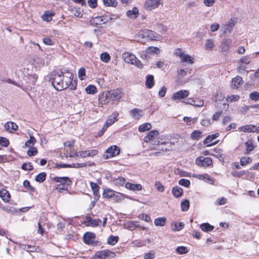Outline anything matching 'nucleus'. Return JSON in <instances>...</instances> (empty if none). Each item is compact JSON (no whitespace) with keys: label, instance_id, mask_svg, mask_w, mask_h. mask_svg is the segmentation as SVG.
<instances>
[{"label":"nucleus","instance_id":"nucleus-1","mask_svg":"<svg viewBox=\"0 0 259 259\" xmlns=\"http://www.w3.org/2000/svg\"><path fill=\"white\" fill-rule=\"evenodd\" d=\"M63 72L56 70L52 71L49 75V81L57 91H62L70 87L71 90H74L76 88L77 81L73 80V75L72 73L67 71L64 82H61L63 78Z\"/></svg>","mask_w":259,"mask_h":259},{"label":"nucleus","instance_id":"nucleus-2","mask_svg":"<svg viewBox=\"0 0 259 259\" xmlns=\"http://www.w3.org/2000/svg\"><path fill=\"white\" fill-rule=\"evenodd\" d=\"M122 57L125 62L134 65L138 68H142L143 64L141 61L138 59L134 54L128 52L124 53L122 54Z\"/></svg>","mask_w":259,"mask_h":259},{"label":"nucleus","instance_id":"nucleus-3","mask_svg":"<svg viewBox=\"0 0 259 259\" xmlns=\"http://www.w3.org/2000/svg\"><path fill=\"white\" fill-rule=\"evenodd\" d=\"M140 35L143 38H148L152 40H157L160 38V35L158 33L149 29H144L141 31Z\"/></svg>","mask_w":259,"mask_h":259},{"label":"nucleus","instance_id":"nucleus-4","mask_svg":"<svg viewBox=\"0 0 259 259\" xmlns=\"http://www.w3.org/2000/svg\"><path fill=\"white\" fill-rule=\"evenodd\" d=\"M108 94L112 101H118L122 97L124 93L122 89L118 88L108 91Z\"/></svg>","mask_w":259,"mask_h":259},{"label":"nucleus","instance_id":"nucleus-5","mask_svg":"<svg viewBox=\"0 0 259 259\" xmlns=\"http://www.w3.org/2000/svg\"><path fill=\"white\" fill-rule=\"evenodd\" d=\"M120 153V149L117 146L113 145L108 148L104 154L105 159H108L118 155Z\"/></svg>","mask_w":259,"mask_h":259},{"label":"nucleus","instance_id":"nucleus-6","mask_svg":"<svg viewBox=\"0 0 259 259\" xmlns=\"http://www.w3.org/2000/svg\"><path fill=\"white\" fill-rule=\"evenodd\" d=\"M196 163L201 167H208L212 164V161L211 158L209 157L199 156L196 159Z\"/></svg>","mask_w":259,"mask_h":259},{"label":"nucleus","instance_id":"nucleus-7","mask_svg":"<svg viewBox=\"0 0 259 259\" xmlns=\"http://www.w3.org/2000/svg\"><path fill=\"white\" fill-rule=\"evenodd\" d=\"M162 0H146L144 4L145 9L148 11H151L157 8L162 4Z\"/></svg>","mask_w":259,"mask_h":259},{"label":"nucleus","instance_id":"nucleus-8","mask_svg":"<svg viewBox=\"0 0 259 259\" xmlns=\"http://www.w3.org/2000/svg\"><path fill=\"white\" fill-rule=\"evenodd\" d=\"M98 154V151L97 150H90L86 151H81L77 153H75L76 156L84 158L86 157L94 156Z\"/></svg>","mask_w":259,"mask_h":259},{"label":"nucleus","instance_id":"nucleus-9","mask_svg":"<svg viewBox=\"0 0 259 259\" xmlns=\"http://www.w3.org/2000/svg\"><path fill=\"white\" fill-rule=\"evenodd\" d=\"M189 93L187 90H181L173 94L171 99L174 101L184 99L189 96Z\"/></svg>","mask_w":259,"mask_h":259},{"label":"nucleus","instance_id":"nucleus-10","mask_svg":"<svg viewBox=\"0 0 259 259\" xmlns=\"http://www.w3.org/2000/svg\"><path fill=\"white\" fill-rule=\"evenodd\" d=\"M101 223V220L100 219H93L90 215L86 216L84 221V224L87 226L93 227H97Z\"/></svg>","mask_w":259,"mask_h":259},{"label":"nucleus","instance_id":"nucleus-11","mask_svg":"<svg viewBox=\"0 0 259 259\" xmlns=\"http://www.w3.org/2000/svg\"><path fill=\"white\" fill-rule=\"evenodd\" d=\"M115 256V253L109 250H104L96 252V257L97 259H106L108 256L112 257Z\"/></svg>","mask_w":259,"mask_h":259},{"label":"nucleus","instance_id":"nucleus-12","mask_svg":"<svg viewBox=\"0 0 259 259\" xmlns=\"http://www.w3.org/2000/svg\"><path fill=\"white\" fill-rule=\"evenodd\" d=\"M219 136V134L215 133L214 134H212L208 136L203 141V143L204 144H206L207 146L210 147L212 145H214L218 143V141H214V142H212V141L215 139Z\"/></svg>","mask_w":259,"mask_h":259},{"label":"nucleus","instance_id":"nucleus-13","mask_svg":"<svg viewBox=\"0 0 259 259\" xmlns=\"http://www.w3.org/2000/svg\"><path fill=\"white\" fill-rule=\"evenodd\" d=\"M83 239L85 244L92 245L95 242V235L93 233L87 232L83 235Z\"/></svg>","mask_w":259,"mask_h":259},{"label":"nucleus","instance_id":"nucleus-14","mask_svg":"<svg viewBox=\"0 0 259 259\" xmlns=\"http://www.w3.org/2000/svg\"><path fill=\"white\" fill-rule=\"evenodd\" d=\"M239 130L244 132H252L259 133V128L252 124L245 125L239 127Z\"/></svg>","mask_w":259,"mask_h":259},{"label":"nucleus","instance_id":"nucleus-15","mask_svg":"<svg viewBox=\"0 0 259 259\" xmlns=\"http://www.w3.org/2000/svg\"><path fill=\"white\" fill-rule=\"evenodd\" d=\"M158 134L159 133L157 131H151L148 133V134L146 136H145V137L144 138V141L146 143H148L150 141H152L157 137Z\"/></svg>","mask_w":259,"mask_h":259},{"label":"nucleus","instance_id":"nucleus-16","mask_svg":"<svg viewBox=\"0 0 259 259\" xmlns=\"http://www.w3.org/2000/svg\"><path fill=\"white\" fill-rule=\"evenodd\" d=\"M192 177L198 178L201 180H203L205 182L210 184H213L214 183L213 180L207 174H194Z\"/></svg>","mask_w":259,"mask_h":259},{"label":"nucleus","instance_id":"nucleus-17","mask_svg":"<svg viewBox=\"0 0 259 259\" xmlns=\"http://www.w3.org/2000/svg\"><path fill=\"white\" fill-rule=\"evenodd\" d=\"M53 180L56 182L59 183L60 185H70L71 184V181L67 177H56L53 178Z\"/></svg>","mask_w":259,"mask_h":259},{"label":"nucleus","instance_id":"nucleus-18","mask_svg":"<svg viewBox=\"0 0 259 259\" xmlns=\"http://www.w3.org/2000/svg\"><path fill=\"white\" fill-rule=\"evenodd\" d=\"M160 50L157 47H149L145 51H143L142 53V58H146L148 54L158 53Z\"/></svg>","mask_w":259,"mask_h":259},{"label":"nucleus","instance_id":"nucleus-19","mask_svg":"<svg viewBox=\"0 0 259 259\" xmlns=\"http://www.w3.org/2000/svg\"><path fill=\"white\" fill-rule=\"evenodd\" d=\"M118 115L119 114L117 111L113 112L112 114L106 120L104 124L108 127L111 125L117 120V118Z\"/></svg>","mask_w":259,"mask_h":259},{"label":"nucleus","instance_id":"nucleus-20","mask_svg":"<svg viewBox=\"0 0 259 259\" xmlns=\"http://www.w3.org/2000/svg\"><path fill=\"white\" fill-rule=\"evenodd\" d=\"M90 186L92 188V190L93 192V195L94 196V199L96 200H97L100 198V194H99V186L94 182H91Z\"/></svg>","mask_w":259,"mask_h":259},{"label":"nucleus","instance_id":"nucleus-21","mask_svg":"<svg viewBox=\"0 0 259 259\" xmlns=\"http://www.w3.org/2000/svg\"><path fill=\"white\" fill-rule=\"evenodd\" d=\"M243 82L242 77L239 76H237L232 79V88L234 89H238L243 83Z\"/></svg>","mask_w":259,"mask_h":259},{"label":"nucleus","instance_id":"nucleus-22","mask_svg":"<svg viewBox=\"0 0 259 259\" xmlns=\"http://www.w3.org/2000/svg\"><path fill=\"white\" fill-rule=\"evenodd\" d=\"M0 197L4 202H8L10 200L11 195L8 190L3 189L0 190Z\"/></svg>","mask_w":259,"mask_h":259},{"label":"nucleus","instance_id":"nucleus-23","mask_svg":"<svg viewBox=\"0 0 259 259\" xmlns=\"http://www.w3.org/2000/svg\"><path fill=\"white\" fill-rule=\"evenodd\" d=\"M111 100L110 97L108 96V92L105 94H102L99 97V103L102 105L108 104Z\"/></svg>","mask_w":259,"mask_h":259},{"label":"nucleus","instance_id":"nucleus-24","mask_svg":"<svg viewBox=\"0 0 259 259\" xmlns=\"http://www.w3.org/2000/svg\"><path fill=\"white\" fill-rule=\"evenodd\" d=\"M126 16L131 19L137 18L139 15V10L137 7H134L132 10H128L126 12Z\"/></svg>","mask_w":259,"mask_h":259},{"label":"nucleus","instance_id":"nucleus-25","mask_svg":"<svg viewBox=\"0 0 259 259\" xmlns=\"http://www.w3.org/2000/svg\"><path fill=\"white\" fill-rule=\"evenodd\" d=\"M232 40L230 38L225 39L223 40L221 45V48L222 52H227L229 50Z\"/></svg>","mask_w":259,"mask_h":259},{"label":"nucleus","instance_id":"nucleus-26","mask_svg":"<svg viewBox=\"0 0 259 259\" xmlns=\"http://www.w3.org/2000/svg\"><path fill=\"white\" fill-rule=\"evenodd\" d=\"M235 25L234 20L233 18H231L228 22V24L224 25L223 26V28L224 29V33H226L227 32H230L232 29L233 27Z\"/></svg>","mask_w":259,"mask_h":259},{"label":"nucleus","instance_id":"nucleus-27","mask_svg":"<svg viewBox=\"0 0 259 259\" xmlns=\"http://www.w3.org/2000/svg\"><path fill=\"white\" fill-rule=\"evenodd\" d=\"M125 187L130 190L140 191L142 189V186L141 184H134L130 183H126L125 185Z\"/></svg>","mask_w":259,"mask_h":259},{"label":"nucleus","instance_id":"nucleus-28","mask_svg":"<svg viewBox=\"0 0 259 259\" xmlns=\"http://www.w3.org/2000/svg\"><path fill=\"white\" fill-rule=\"evenodd\" d=\"M125 227L130 230H134L137 228L140 227V225L139 224L138 222L137 221H128L125 224Z\"/></svg>","mask_w":259,"mask_h":259},{"label":"nucleus","instance_id":"nucleus-29","mask_svg":"<svg viewBox=\"0 0 259 259\" xmlns=\"http://www.w3.org/2000/svg\"><path fill=\"white\" fill-rule=\"evenodd\" d=\"M5 128L7 130H9L10 132L15 131L18 130V125L17 124L12 121H8L5 124Z\"/></svg>","mask_w":259,"mask_h":259},{"label":"nucleus","instance_id":"nucleus-30","mask_svg":"<svg viewBox=\"0 0 259 259\" xmlns=\"http://www.w3.org/2000/svg\"><path fill=\"white\" fill-rule=\"evenodd\" d=\"M145 84L148 89H151L154 84V78L153 75L148 74L146 77Z\"/></svg>","mask_w":259,"mask_h":259},{"label":"nucleus","instance_id":"nucleus-31","mask_svg":"<svg viewBox=\"0 0 259 259\" xmlns=\"http://www.w3.org/2000/svg\"><path fill=\"white\" fill-rule=\"evenodd\" d=\"M142 110L138 108H134L131 111L132 117L135 119H139L142 116Z\"/></svg>","mask_w":259,"mask_h":259},{"label":"nucleus","instance_id":"nucleus-32","mask_svg":"<svg viewBox=\"0 0 259 259\" xmlns=\"http://www.w3.org/2000/svg\"><path fill=\"white\" fill-rule=\"evenodd\" d=\"M172 193L175 197L179 198L182 195L183 190L181 188L176 186L172 188Z\"/></svg>","mask_w":259,"mask_h":259},{"label":"nucleus","instance_id":"nucleus-33","mask_svg":"<svg viewBox=\"0 0 259 259\" xmlns=\"http://www.w3.org/2000/svg\"><path fill=\"white\" fill-rule=\"evenodd\" d=\"M166 222V219L165 217H159L154 220V224L156 226L163 227L165 226Z\"/></svg>","mask_w":259,"mask_h":259},{"label":"nucleus","instance_id":"nucleus-34","mask_svg":"<svg viewBox=\"0 0 259 259\" xmlns=\"http://www.w3.org/2000/svg\"><path fill=\"white\" fill-rule=\"evenodd\" d=\"M115 195V191L110 189H104L103 193V196L106 198H110L113 197Z\"/></svg>","mask_w":259,"mask_h":259},{"label":"nucleus","instance_id":"nucleus-35","mask_svg":"<svg viewBox=\"0 0 259 259\" xmlns=\"http://www.w3.org/2000/svg\"><path fill=\"white\" fill-rule=\"evenodd\" d=\"M200 228L203 231L208 232L211 231L214 229V227L208 223H205L201 224Z\"/></svg>","mask_w":259,"mask_h":259},{"label":"nucleus","instance_id":"nucleus-36","mask_svg":"<svg viewBox=\"0 0 259 259\" xmlns=\"http://www.w3.org/2000/svg\"><path fill=\"white\" fill-rule=\"evenodd\" d=\"M36 142L35 138L32 136H30L29 139L26 141L25 145L23 146V148H26V147H33V145Z\"/></svg>","mask_w":259,"mask_h":259},{"label":"nucleus","instance_id":"nucleus-37","mask_svg":"<svg viewBox=\"0 0 259 259\" xmlns=\"http://www.w3.org/2000/svg\"><path fill=\"white\" fill-rule=\"evenodd\" d=\"M90 23L93 26L98 27L99 25L102 24L101 17L98 16L92 18L90 20Z\"/></svg>","mask_w":259,"mask_h":259},{"label":"nucleus","instance_id":"nucleus-38","mask_svg":"<svg viewBox=\"0 0 259 259\" xmlns=\"http://www.w3.org/2000/svg\"><path fill=\"white\" fill-rule=\"evenodd\" d=\"M184 227V224L182 222L172 223L171 224L172 230L174 231H178L182 230Z\"/></svg>","mask_w":259,"mask_h":259},{"label":"nucleus","instance_id":"nucleus-39","mask_svg":"<svg viewBox=\"0 0 259 259\" xmlns=\"http://www.w3.org/2000/svg\"><path fill=\"white\" fill-rule=\"evenodd\" d=\"M54 15V13L49 11H46L42 16V19L44 21L50 22L52 19V17Z\"/></svg>","mask_w":259,"mask_h":259},{"label":"nucleus","instance_id":"nucleus-40","mask_svg":"<svg viewBox=\"0 0 259 259\" xmlns=\"http://www.w3.org/2000/svg\"><path fill=\"white\" fill-rule=\"evenodd\" d=\"M245 145L246 146V153L248 154L249 152H250L251 151H252L254 148V146L253 145L252 142L248 140L246 142H245Z\"/></svg>","mask_w":259,"mask_h":259},{"label":"nucleus","instance_id":"nucleus-41","mask_svg":"<svg viewBox=\"0 0 259 259\" xmlns=\"http://www.w3.org/2000/svg\"><path fill=\"white\" fill-rule=\"evenodd\" d=\"M85 90L88 94L92 95L95 94L98 91L96 87L94 85H89Z\"/></svg>","mask_w":259,"mask_h":259},{"label":"nucleus","instance_id":"nucleus-42","mask_svg":"<svg viewBox=\"0 0 259 259\" xmlns=\"http://www.w3.org/2000/svg\"><path fill=\"white\" fill-rule=\"evenodd\" d=\"M21 247L28 252H34L36 251L38 249L37 247L35 246H31L29 245L22 244Z\"/></svg>","mask_w":259,"mask_h":259},{"label":"nucleus","instance_id":"nucleus-43","mask_svg":"<svg viewBox=\"0 0 259 259\" xmlns=\"http://www.w3.org/2000/svg\"><path fill=\"white\" fill-rule=\"evenodd\" d=\"M103 2L106 7H116L118 4L116 0H103Z\"/></svg>","mask_w":259,"mask_h":259},{"label":"nucleus","instance_id":"nucleus-44","mask_svg":"<svg viewBox=\"0 0 259 259\" xmlns=\"http://www.w3.org/2000/svg\"><path fill=\"white\" fill-rule=\"evenodd\" d=\"M47 174L45 172H42L37 175L35 178V180L37 182L42 183L45 181Z\"/></svg>","mask_w":259,"mask_h":259},{"label":"nucleus","instance_id":"nucleus-45","mask_svg":"<svg viewBox=\"0 0 259 259\" xmlns=\"http://www.w3.org/2000/svg\"><path fill=\"white\" fill-rule=\"evenodd\" d=\"M181 209L183 211H187L190 207L189 201L187 199H184L181 203Z\"/></svg>","mask_w":259,"mask_h":259},{"label":"nucleus","instance_id":"nucleus-46","mask_svg":"<svg viewBox=\"0 0 259 259\" xmlns=\"http://www.w3.org/2000/svg\"><path fill=\"white\" fill-rule=\"evenodd\" d=\"M182 61L184 62L189 63L193 64L194 63V59L190 55L185 54V53L183 55L181 58Z\"/></svg>","mask_w":259,"mask_h":259},{"label":"nucleus","instance_id":"nucleus-47","mask_svg":"<svg viewBox=\"0 0 259 259\" xmlns=\"http://www.w3.org/2000/svg\"><path fill=\"white\" fill-rule=\"evenodd\" d=\"M151 127L152 126L150 123H145L140 125L139 127V131L140 132H144L150 130Z\"/></svg>","mask_w":259,"mask_h":259},{"label":"nucleus","instance_id":"nucleus-48","mask_svg":"<svg viewBox=\"0 0 259 259\" xmlns=\"http://www.w3.org/2000/svg\"><path fill=\"white\" fill-rule=\"evenodd\" d=\"M100 59L105 63H108L111 59L110 56L108 53L104 52L100 54Z\"/></svg>","mask_w":259,"mask_h":259},{"label":"nucleus","instance_id":"nucleus-49","mask_svg":"<svg viewBox=\"0 0 259 259\" xmlns=\"http://www.w3.org/2000/svg\"><path fill=\"white\" fill-rule=\"evenodd\" d=\"M252 162V159L250 157H242L240 158V164L242 166H245Z\"/></svg>","mask_w":259,"mask_h":259},{"label":"nucleus","instance_id":"nucleus-50","mask_svg":"<svg viewBox=\"0 0 259 259\" xmlns=\"http://www.w3.org/2000/svg\"><path fill=\"white\" fill-rule=\"evenodd\" d=\"M118 236L111 235L108 238L107 243L110 245H114L118 242Z\"/></svg>","mask_w":259,"mask_h":259},{"label":"nucleus","instance_id":"nucleus-51","mask_svg":"<svg viewBox=\"0 0 259 259\" xmlns=\"http://www.w3.org/2000/svg\"><path fill=\"white\" fill-rule=\"evenodd\" d=\"M188 251L187 247L183 246H178L176 249V252L179 254L187 253Z\"/></svg>","mask_w":259,"mask_h":259},{"label":"nucleus","instance_id":"nucleus-52","mask_svg":"<svg viewBox=\"0 0 259 259\" xmlns=\"http://www.w3.org/2000/svg\"><path fill=\"white\" fill-rule=\"evenodd\" d=\"M201 132L199 131L196 130L192 133L191 138L192 140H198L201 137Z\"/></svg>","mask_w":259,"mask_h":259},{"label":"nucleus","instance_id":"nucleus-53","mask_svg":"<svg viewBox=\"0 0 259 259\" xmlns=\"http://www.w3.org/2000/svg\"><path fill=\"white\" fill-rule=\"evenodd\" d=\"M214 45L213 40L211 39H207L205 42V49L211 50L214 47Z\"/></svg>","mask_w":259,"mask_h":259},{"label":"nucleus","instance_id":"nucleus-54","mask_svg":"<svg viewBox=\"0 0 259 259\" xmlns=\"http://www.w3.org/2000/svg\"><path fill=\"white\" fill-rule=\"evenodd\" d=\"M114 183L116 185L122 186L125 185V179L122 177H119L114 181Z\"/></svg>","mask_w":259,"mask_h":259},{"label":"nucleus","instance_id":"nucleus-55","mask_svg":"<svg viewBox=\"0 0 259 259\" xmlns=\"http://www.w3.org/2000/svg\"><path fill=\"white\" fill-rule=\"evenodd\" d=\"M179 184L182 186L188 188L190 185V182L187 179H182L179 180Z\"/></svg>","mask_w":259,"mask_h":259},{"label":"nucleus","instance_id":"nucleus-56","mask_svg":"<svg viewBox=\"0 0 259 259\" xmlns=\"http://www.w3.org/2000/svg\"><path fill=\"white\" fill-rule=\"evenodd\" d=\"M183 120L185 122H186L187 123V124L188 125H191V124L195 123L197 121V118H192L191 117H184L183 118Z\"/></svg>","mask_w":259,"mask_h":259},{"label":"nucleus","instance_id":"nucleus-57","mask_svg":"<svg viewBox=\"0 0 259 259\" xmlns=\"http://www.w3.org/2000/svg\"><path fill=\"white\" fill-rule=\"evenodd\" d=\"M22 169H23L24 170H32L33 169V165L31 164V163H24L21 166Z\"/></svg>","mask_w":259,"mask_h":259},{"label":"nucleus","instance_id":"nucleus-58","mask_svg":"<svg viewBox=\"0 0 259 259\" xmlns=\"http://www.w3.org/2000/svg\"><path fill=\"white\" fill-rule=\"evenodd\" d=\"M249 98L255 101L259 100V93L257 92H253L250 94Z\"/></svg>","mask_w":259,"mask_h":259},{"label":"nucleus","instance_id":"nucleus-59","mask_svg":"<svg viewBox=\"0 0 259 259\" xmlns=\"http://www.w3.org/2000/svg\"><path fill=\"white\" fill-rule=\"evenodd\" d=\"M138 218L146 222H149L151 220L150 216L145 213H141L138 215Z\"/></svg>","mask_w":259,"mask_h":259},{"label":"nucleus","instance_id":"nucleus-60","mask_svg":"<svg viewBox=\"0 0 259 259\" xmlns=\"http://www.w3.org/2000/svg\"><path fill=\"white\" fill-rule=\"evenodd\" d=\"M37 153V150L35 147H29L27 151V154L29 156H34Z\"/></svg>","mask_w":259,"mask_h":259},{"label":"nucleus","instance_id":"nucleus-61","mask_svg":"<svg viewBox=\"0 0 259 259\" xmlns=\"http://www.w3.org/2000/svg\"><path fill=\"white\" fill-rule=\"evenodd\" d=\"M155 187L157 190L160 192H162L164 190V186L159 181H156L155 183Z\"/></svg>","mask_w":259,"mask_h":259},{"label":"nucleus","instance_id":"nucleus-62","mask_svg":"<svg viewBox=\"0 0 259 259\" xmlns=\"http://www.w3.org/2000/svg\"><path fill=\"white\" fill-rule=\"evenodd\" d=\"M9 141L6 138L0 137V144L4 147H8L9 145Z\"/></svg>","mask_w":259,"mask_h":259},{"label":"nucleus","instance_id":"nucleus-63","mask_svg":"<svg viewBox=\"0 0 259 259\" xmlns=\"http://www.w3.org/2000/svg\"><path fill=\"white\" fill-rule=\"evenodd\" d=\"M245 174V170H242V171H240L234 170L231 172V175L233 176H234L235 177H237V178H240Z\"/></svg>","mask_w":259,"mask_h":259},{"label":"nucleus","instance_id":"nucleus-64","mask_svg":"<svg viewBox=\"0 0 259 259\" xmlns=\"http://www.w3.org/2000/svg\"><path fill=\"white\" fill-rule=\"evenodd\" d=\"M78 77L81 79H83L84 77L85 76V70L83 67L80 68L78 72Z\"/></svg>","mask_w":259,"mask_h":259}]
</instances>
